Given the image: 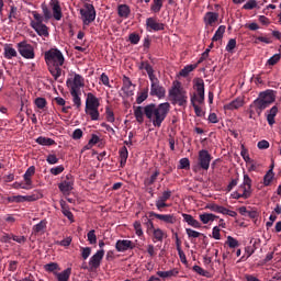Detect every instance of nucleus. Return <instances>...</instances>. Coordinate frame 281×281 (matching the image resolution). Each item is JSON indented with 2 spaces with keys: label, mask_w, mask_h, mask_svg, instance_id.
Returning <instances> with one entry per match:
<instances>
[{
  "label": "nucleus",
  "mask_w": 281,
  "mask_h": 281,
  "mask_svg": "<svg viewBox=\"0 0 281 281\" xmlns=\"http://www.w3.org/2000/svg\"><path fill=\"white\" fill-rule=\"evenodd\" d=\"M157 218L158 221H162V223H167L169 225H175L177 223V217L172 214H159L155 212H149L150 218Z\"/></svg>",
  "instance_id": "nucleus-15"
},
{
  "label": "nucleus",
  "mask_w": 281,
  "mask_h": 281,
  "mask_svg": "<svg viewBox=\"0 0 281 281\" xmlns=\"http://www.w3.org/2000/svg\"><path fill=\"white\" fill-rule=\"evenodd\" d=\"M87 115H90L91 120L97 122L100 120V112L98 111V108H92L86 110Z\"/></svg>",
  "instance_id": "nucleus-43"
},
{
  "label": "nucleus",
  "mask_w": 281,
  "mask_h": 281,
  "mask_svg": "<svg viewBox=\"0 0 281 281\" xmlns=\"http://www.w3.org/2000/svg\"><path fill=\"white\" fill-rule=\"evenodd\" d=\"M234 49H236V40L235 38H231L226 45V52H228L229 54H232L234 52Z\"/></svg>",
  "instance_id": "nucleus-62"
},
{
  "label": "nucleus",
  "mask_w": 281,
  "mask_h": 281,
  "mask_svg": "<svg viewBox=\"0 0 281 281\" xmlns=\"http://www.w3.org/2000/svg\"><path fill=\"white\" fill-rule=\"evenodd\" d=\"M31 27H33V30H35V32L38 34V36H49V31L47 25L45 24H33L31 25Z\"/></svg>",
  "instance_id": "nucleus-28"
},
{
  "label": "nucleus",
  "mask_w": 281,
  "mask_h": 281,
  "mask_svg": "<svg viewBox=\"0 0 281 281\" xmlns=\"http://www.w3.org/2000/svg\"><path fill=\"white\" fill-rule=\"evenodd\" d=\"M276 115H278V108L277 105L272 106L267 115V122L269 126H273L276 124Z\"/></svg>",
  "instance_id": "nucleus-34"
},
{
  "label": "nucleus",
  "mask_w": 281,
  "mask_h": 281,
  "mask_svg": "<svg viewBox=\"0 0 281 281\" xmlns=\"http://www.w3.org/2000/svg\"><path fill=\"white\" fill-rule=\"evenodd\" d=\"M49 5L53 11V18L55 21H60L63 19V8H60V1L59 0H50Z\"/></svg>",
  "instance_id": "nucleus-18"
},
{
  "label": "nucleus",
  "mask_w": 281,
  "mask_h": 281,
  "mask_svg": "<svg viewBox=\"0 0 281 281\" xmlns=\"http://www.w3.org/2000/svg\"><path fill=\"white\" fill-rule=\"evenodd\" d=\"M186 233L188 235V238H199V236H203L202 233L196 232L192 228H186Z\"/></svg>",
  "instance_id": "nucleus-54"
},
{
  "label": "nucleus",
  "mask_w": 281,
  "mask_h": 281,
  "mask_svg": "<svg viewBox=\"0 0 281 281\" xmlns=\"http://www.w3.org/2000/svg\"><path fill=\"white\" fill-rule=\"evenodd\" d=\"M256 5H258V3L256 2V0H248L244 5V10H254V8H256Z\"/></svg>",
  "instance_id": "nucleus-63"
},
{
  "label": "nucleus",
  "mask_w": 281,
  "mask_h": 281,
  "mask_svg": "<svg viewBox=\"0 0 281 281\" xmlns=\"http://www.w3.org/2000/svg\"><path fill=\"white\" fill-rule=\"evenodd\" d=\"M103 258H104V249H100L89 259V267L91 271H94L95 269H100V265H102Z\"/></svg>",
  "instance_id": "nucleus-12"
},
{
  "label": "nucleus",
  "mask_w": 281,
  "mask_h": 281,
  "mask_svg": "<svg viewBox=\"0 0 281 281\" xmlns=\"http://www.w3.org/2000/svg\"><path fill=\"white\" fill-rule=\"evenodd\" d=\"M105 119L106 122H110L111 124L115 122V113H113L110 108L105 109Z\"/></svg>",
  "instance_id": "nucleus-53"
},
{
  "label": "nucleus",
  "mask_w": 281,
  "mask_h": 281,
  "mask_svg": "<svg viewBox=\"0 0 281 281\" xmlns=\"http://www.w3.org/2000/svg\"><path fill=\"white\" fill-rule=\"evenodd\" d=\"M150 95L158 98L159 100L166 98V88L158 81L150 85Z\"/></svg>",
  "instance_id": "nucleus-14"
},
{
  "label": "nucleus",
  "mask_w": 281,
  "mask_h": 281,
  "mask_svg": "<svg viewBox=\"0 0 281 281\" xmlns=\"http://www.w3.org/2000/svg\"><path fill=\"white\" fill-rule=\"evenodd\" d=\"M170 196H172V191L166 190L162 192L161 196L158 198V201L166 203V201H169Z\"/></svg>",
  "instance_id": "nucleus-60"
},
{
  "label": "nucleus",
  "mask_w": 281,
  "mask_h": 281,
  "mask_svg": "<svg viewBox=\"0 0 281 281\" xmlns=\"http://www.w3.org/2000/svg\"><path fill=\"white\" fill-rule=\"evenodd\" d=\"M44 60L54 80H58L63 76V68L60 67L65 65L63 52L58 48H50L44 53Z\"/></svg>",
  "instance_id": "nucleus-2"
},
{
  "label": "nucleus",
  "mask_w": 281,
  "mask_h": 281,
  "mask_svg": "<svg viewBox=\"0 0 281 281\" xmlns=\"http://www.w3.org/2000/svg\"><path fill=\"white\" fill-rule=\"evenodd\" d=\"M194 92L191 94V105L194 109V113L198 117H203L205 112L199 106V104H205V81L201 78L193 79ZM198 103V104H196Z\"/></svg>",
  "instance_id": "nucleus-3"
},
{
  "label": "nucleus",
  "mask_w": 281,
  "mask_h": 281,
  "mask_svg": "<svg viewBox=\"0 0 281 281\" xmlns=\"http://www.w3.org/2000/svg\"><path fill=\"white\" fill-rule=\"evenodd\" d=\"M147 76H148L151 85L159 82V79L157 78V76H155V69H153V67L147 69Z\"/></svg>",
  "instance_id": "nucleus-50"
},
{
  "label": "nucleus",
  "mask_w": 281,
  "mask_h": 281,
  "mask_svg": "<svg viewBox=\"0 0 281 281\" xmlns=\"http://www.w3.org/2000/svg\"><path fill=\"white\" fill-rule=\"evenodd\" d=\"M179 169L180 170H190V159H188V158L180 159Z\"/></svg>",
  "instance_id": "nucleus-51"
},
{
  "label": "nucleus",
  "mask_w": 281,
  "mask_h": 281,
  "mask_svg": "<svg viewBox=\"0 0 281 281\" xmlns=\"http://www.w3.org/2000/svg\"><path fill=\"white\" fill-rule=\"evenodd\" d=\"M70 95L72 97V102L77 109L82 106V99H80V90L70 89Z\"/></svg>",
  "instance_id": "nucleus-33"
},
{
  "label": "nucleus",
  "mask_w": 281,
  "mask_h": 281,
  "mask_svg": "<svg viewBox=\"0 0 281 281\" xmlns=\"http://www.w3.org/2000/svg\"><path fill=\"white\" fill-rule=\"evenodd\" d=\"M42 12L46 21H49V19H52V11H49V8H47L45 3L42 4Z\"/></svg>",
  "instance_id": "nucleus-61"
},
{
  "label": "nucleus",
  "mask_w": 281,
  "mask_h": 281,
  "mask_svg": "<svg viewBox=\"0 0 281 281\" xmlns=\"http://www.w3.org/2000/svg\"><path fill=\"white\" fill-rule=\"evenodd\" d=\"M46 161H47V164H49V166H54L55 164H58V157H56V155H54V154H49L46 157Z\"/></svg>",
  "instance_id": "nucleus-64"
},
{
  "label": "nucleus",
  "mask_w": 281,
  "mask_h": 281,
  "mask_svg": "<svg viewBox=\"0 0 281 281\" xmlns=\"http://www.w3.org/2000/svg\"><path fill=\"white\" fill-rule=\"evenodd\" d=\"M117 14L121 19H128V16H131V7L127 4H119Z\"/></svg>",
  "instance_id": "nucleus-30"
},
{
  "label": "nucleus",
  "mask_w": 281,
  "mask_h": 281,
  "mask_svg": "<svg viewBox=\"0 0 281 281\" xmlns=\"http://www.w3.org/2000/svg\"><path fill=\"white\" fill-rule=\"evenodd\" d=\"M47 229V220H42L40 223L32 227L33 236H43Z\"/></svg>",
  "instance_id": "nucleus-20"
},
{
  "label": "nucleus",
  "mask_w": 281,
  "mask_h": 281,
  "mask_svg": "<svg viewBox=\"0 0 281 281\" xmlns=\"http://www.w3.org/2000/svg\"><path fill=\"white\" fill-rule=\"evenodd\" d=\"M142 221L145 227H147V232H153L155 229V224L153 223V220L148 218V216L143 217Z\"/></svg>",
  "instance_id": "nucleus-46"
},
{
  "label": "nucleus",
  "mask_w": 281,
  "mask_h": 281,
  "mask_svg": "<svg viewBox=\"0 0 281 281\" xmlns=\"http://www.w3.org/2000/svg\"><path fill=\"white\" fill-rule=\"evenodd\" d=\"M54 276L57 281H69V278H71V268H67L61 272H54Z\"/></svg>",
  "instance_id": "nucleus-29"
},
{
  "label": "nucleus",
  "mask_w": 281,
  "mask_h": 281,
  "mask_svg": "<svg viewBox=\"0 0 281 281\" xmlns=\"http://www.w3.org/2000/svg\"><path fill=\"white\" fill-rule=\"evenodd\" d=\"M218 21V13L216 12H206L204 15L205 25H214Z\"/></svg>",
  "instance_id": "nucleus-31"
},
{
  "label": "nucleus",
  "mask_w": 281,
  "mask_h": 281,
  "mask_svg": "<svg viewBox=\"0 0 281 281\" xmlns=\"http://www.w3.org/2000/svg\"><path fill=\"white\" fill-rule=\"evenodd\" d=\"M170 113V103L165 102L160 104L150 103L145 106H134V117L138 124H144V115L150 120L155 128H161V124Z\"/></svg>",
  "instance_id": "nucleus-1"
},
{
  "label": "nucleus",
  "mask_w": 281,
  "mask_h": 281,
  "mask_svg": "<svg viewBox=\"0 0 281 281\" xmlns=\"http://www.w3.org/2000/svg\"><path fill=\"white\" fill-rule=\"evenodd\" d=\"M182 218L184 223H188L191 227H194L195 229H201V223L196 221L192 215L188 213H182Z\"/></svg>",
  "instance_id": "nucleus-26"
},
{
  "label": "nucleus",
  "mask_w": 281,
  "mask_h": 281,
  "mask_svg": "<svg viewBox=\"0 0 281 281\" xmlns=\"http://www.w3.org/2000/svg\"><path fill=\"white\" fill-rule=\"evenodd\" d=\"M276 102V91L266 90L259 93V97L252 102L251 106H255L258 115L265 111V109H269L271 104Z\"/></svg>",
  "instance_id": "nucleus-4"
},
{
  "label": "nucleus",
  "mask_w": 281,
  "mask_h": 281,
  "mask_svg": "<svg viewBox=\"0 0 281 281\" xmlns=\"http://www.w3.org/2000/svg\"><path fill=\"white\" fill-rule=\"evenodd\" d=\"M19 56V53H16V49L12 47V44H7L4 46V58L7 60H12V58H16Z\"/></svg>",
  "instance_id": "nucleus-27"
},
{
  "label": "nucleus",
  "mask_w": 281,
  "mask_h": 281,
  "mask_svg": "<svg viewBox=\"0 0 281 281\" xmlns=\"http://www.w3.org/2000/svg\"><path fill=\"white\" fill-rule=\"evenodd\" d=\"M159 170H156L149 178L145 180V186H153L155 181H157V177H159Z\"/></svg>",
  "instance_id": "nucleus-47"
},
{
  "label": "nucleus",
  "mask_w": 281,
  "mask_h": 281,
  "mask_svg": "<svg viewBox=\"0 0 281 281\" xmlns=\"http://www.w3.org/2000/svg\"><path fill=\"white\" fill-rule=\"evenodd\" d=\"M196 67H199V64H191L184 66L183 69L180 70V76H182V78H188V76H190V74H192V71H194Z\"/></svg>",
  "instance_id": "nucleus-35"
},
{
  "label": "nucleus",
  "mask_w": 281,
  "mask_h": 281,
  "mask_svg": "<svg viewBox=\"0 0 281 281\" xmlns=\"http://www.w3.org/2000/svg\"><path fill=\"white\" fill-rule=\"evenodd\" d=\"M89 245H95L98 243V236L95 235V229H91L87 234Z\"/></svg>",
  "instance_id": "nucleus-45"
},
{
  "label": "nucleus",
  "mask_w": 281,
  "mask_h": 281,
  "mask_svg": "<svg viewBox=\"0 0 281 281\" xmlns=\"http://www.w3.org/2000/svg\"><path fill=\"white\" fill-rule=\"evenodd\" d=\"M154 239L153 243H161L164 240L165 233L161 228H154L153 231Z\"/></svg>",
  "instance_id": "nucleus-41"
},
{
  "label": "nucleus",
  "mask_w": 281,
  "mask_h": 281,
  "mask_svg": "<svg viewBox=\"0 0 281 281\" xmlns=\"http://www.w3.org/2000/svg\"><path fill=\"white\" fill-rule=\"evenodd\" d=\"M252 180L249 175H244L243 183L238 187V191L243 194V199H251L254 190L251 189Z\"/></svg>",
  "instance_id": "nucleus-9"
},
{
  "label": "nucleus",
  "mask_w": 281,
  "mask_h": 281,
  "mask_svg": "<svg viewBox=\"0 0 281 281\" xmlns=\"http://www.w3.org/2000/svg\"><path fill=\"white\" fill-rule=\"evenodd\" d=\"M211 162H212V154L207 151V149H201L198 154V162L193 165V168L210 170Z\"/></svg>",
  "instance_id": "nucleus-8"
},
{
  "label": "nucleus",
  "mask_w": 281,
  "mask_h": 281,
  "mask_svg": "<svg viewBox=\"0 0 281 281\" xmlns=\"http://www.w3.org/2000/svg\"><path fill=\"white\" fill-rule=\"evenodd\" d=\"M116 251L124 252L128 249H135V244L128 239H119L115 244Z\"/></svg>",
  "instance_id": "nucleus-19"
},
{
  "label": "nucleus",
  "mask_w": 281,
  "mask_h": 281,
  "mask_svg": "<svg viewBox=\"0 0 281 281\" xmlns=\"http://www.w3.org/2000/svg\"><path fill=\"white\" fill-rule=\"evenodd\" d=\"M271 181H273V169H269V171L263 177V184L270 186Z\"/></svg>",
  "instance_id": "nucleus-48"
},
{
  "label": "nucleus",
  "mask_w": 281,
  "mask_h": 281,
  "mask_svg": "<svg viewBox=\"0 0 281 281\" xmlns=\"http://www.w3.org/2000/svg\"><path fill=\"white\" fill-rule=\"evenodd\" d=\"M162 8H164V1L162 0H153V3L150 5V11L154 14H159V12H161Z\"/></svg>",
  "instance_id": "nucleus-38"
},
{
  "label": "nucleus",
  "mask_w": 281,
  "mask_h": 281,
  "mask_svg": "<svg viewBox=\"0 0 281 281\" xmlns=\"http://www.w3.org/2000/svg\"><path fill=\"white\" fill-rule=\"evenodd\" d=\"M226 244L228 245V247L231 249H236V247H238L240 244L236 240V238L228 236Z\"/></svg>",
  "instance_id": "nucleus-55"
},
{
  "label": "nucleus",
  "mask_w": 281,
  "mask_h": 281,
  "mask_svg": "<svg viewBox=\"0 0 281 281\" xmlns=\"http://www.w3.org/2000/svg\"><path fill=\"white\" fill-rule=\"evenodd\" d=\"M245 105V100L240 97L224 105L225 111H236Z\"/></svg>",
  "instance_id": "nucleus-22"
},
{
  "label": "nucleus",
  "mask_w": 281,
  "mask_h": 281,
  "mask_svg": "<svg viewBox=\"0 0 281 281\" xmlns=\"http://www.w3.org/2000/svg\"><path fill=\"white\" fill-rule=\"evenodd\" d=\"M38 199H43V194L38 191H35L31 195H15V203H31L33 201H38Z\"/></svg>",
  "instance_id": "nucleus-16"
},
{
  "label": "nucleus",
  "mask_w": 281,
  "mask_h": 281,
  "mask_svg": "<svg viewBox=\"0 0 281 281\" xmlns=\"http://www.w3.org/2000/svg\"><path fill=\"white\" fill-rule=\"evenodd\" d=\"M81 258L87 260L91 256V247H80Z\"/></svg>",
  "instance_id": "nucleus-58"
},
{
  "label": "nucleus",
  "mask_w": 281,
  "mask_h": 281,
  "mask_svg": "<svg viewBox=\"0 0 281 281\" xmlns=\"http://www.w3.org/2000/svg\"><path fill=\"white\" fill-rule=\"evenodd\" d=\"M82 87H85V77H82L81 75L75 74L70 89H75V91H80Z\"/></svg>",
  "instance_id": "nucleus-24"
},
{
  "label": "nucleus",
  "mask_w": 281,
  "mask_h": 281,
  "mask_svg": "<svg viewBox=\"0 0 281 281\" xmlns=\"http://www.w3.org/2000/svg\"><path fill=\"white\" fill-rule=\"evenodd\" d=\"M36 144H40V146H54V144H56V140L49 137L40 136L36 138Z\"/></svg>",
  "instance_id": "nucleus-37"
},
{
  "label": "nucleus",
  "mask_w": 281,
  "mask_h": 281,
  "mask_svg": "<svg viewBox=\"0 0 281 281\" xmlns=\"http://www.w3.org/2000/svg\"><path fill=\"white\" fill-rule=\"evenodd\" d=\"M169 98L172 104L178 106H188V91L182 88L181 82L175 81L169 90Z\"/></svg>",
  "instance_id": "nucleus-5"
},
{
  "label": "nucleus",
  "mask_w": 281,
  "mask_h": 281,
  "mask_svg": "<svg viewBox=\"0 0 281 281\" xmlns=\"http://www.w3.org/2000/svg\"><path fill=\"white\" fill-rule=\"evenodd\" d=\"M47 273H58L60 271V266L57 262H49L44 266Z\"/></svg>",
  "instance_id": "nucleus-39"
},
{
  "label": "nucleus",
  "mask_w": 281,
  "mask_h": 281,
  "mask_svg": "<svg viewBox=\"0 0 281 281\" xmlns=\"http://www.w3.org/2000/svg\"><path fill=\"white\" fill-rule=\"evenodd\" d=\"M58 189L63 194H70L71 190H74V176L68 173L66 179L58 184Z\"/></svg>",
  "instance_id": "nucleus-11"
},
{
  "label": "nucleus",
  "mask_w": 281,
  "mask_h": 281,
  "mask_svg": "<svg viewBox=\"0 0 281 281\" xmlns=\"http://www.w3.org/2000/svg\"><path fill=\"white\" fill-rule=\"evenodd\" d=\"M59 205L61 207V213L64 214V216H66V218H68L70 223H75L76 220L74 218V213H71V211L69 210V205L67 204V202L65 200H60Z\"/></svg>",
  "instance_id": "nucleus-23"
},
{
  "label": "nucleus",
  "mask_w": 281,
  "mask_h": 281,
  "mask_svg": "<svg viewBox=\"0 0 281 281\" xmlns=\"http://www.w3.org/2000/svg\"><path fill=\"white\" fill-rule=\"evenodd\" d=\"M16 49L22 56V58H25L26 60H34L36 58V53L34 52V46L27 41H22L16 44Z\"/></svg>",
  "instance_id": "nucleus-7"
},
{
  "label": "nucleus",
  "mask_w": 281,
  "mask_h": 281,
  "mask_svg": "<svg viewBox=\"0 0 281 281\" xmlns=\"http://www.w3.org/2000/svg\"><path fill=\"white\" fill-rule=\"evenodd\" d=\"M146 27L148 32H162V30H166V25L157 22L155 18L146 19Z\"/></svg>",
  "instance_id": "nucleus-13"
},
{
  "label": "nucleus",
  "mask_w": 281,
  "mask_h": 281,
  "mask_svg": "<svg viewBox=\"0 0 281 281\" xmlns=\"http://www.w3.org/2000/svg\"><path fill=\"white\" fill-rule=\"evenodd\" d=\"M18 14H19V9L15 5H11L10 13L8 16L10 23H12V19H16Z\"/></svg>",
  "instance_id": "nucleus-56"
},
{
  "label": "nucleus",
  "mask_w": 281,
  "mask_h": 281,
  "mask_svg": "<svg viewBox=\"0 0 281 281\" xmlns=\"http://www.w3.org/2000/svg\"><path fill=\"white\" fill-rule=\"evenodd\" d=\"M32 14H33V18L35 19V22L32 21V22H31V26H32V25H41V24H43V21H45V18H43V15H41V14H40L38 12H36V11H33Z\"/></svg>",
  "instance_id": "nucleus-44"
},
{
  "label": "nucleus",
  "mask_w": 281,
  "mask_h": 281,
  "mask_svg": "<svg viewBox=\"0 0 281 281\" xmlns=\"http://www.w3.org/2000/svg\"><path fill=\"white\" fill-rule=\"evenodd\" d=\"M280 58H281L280 54H274L272 57H270L267 60V65H269L270 67H273L274 65H278V63H280Z\"/></svg>",
  "instance_id": "nucleus-49"
},
{
  "label": "nucleus",
  "mask_w": 281,
  "mask_h": 281,
  "mask_svg": "<svg viewBox=\"0 0 281 281\" xmlns=\"http://www.w3.org/2000/svg\"><path fill=\"white\" fill-rule=\"evenodd\" d=\"M36 175V167L31 166L27 168L25 173L23 175L24 183H20L19 188L22 190H32L33 182H32V176Z\"/></svg>",
  "instance_id": "nucleus-10"
},
{
  "label": "nucleus",
  "mask_w": 281,
  "mask_h": 281,
  "mask_svg": "<svg viewBox=\"0 0 281 281\" xmlns=\"http://www.w3.org/2000/svg\"><path fill=\"white\" fill-rule=\"evenodd\" d=\"M199 217H200V221L203 223V225H207V223L214 222L216 221V218H218V216L212 213H203V214H200Z\"/></svg>",
  "instance_id": "nucleus-36"
},
{
  "label": "nucleus",
  "mask_w": 281,
  "mask_h": 281,
  "mask_svg": "<svg viewBox=\"0 0 281 281\" xmlns=\"http://www.w3.org/2000/svg\"><path fill=\"white\" fill-rule=\"evenodd\" d=\"M122 80H123V86H122L121 90L127 97L133 95V90H131V87H133V81H131V78H128V77H126V75H124Z\"/></svg>",
  "instance_id": "nucleus-25"
},
{
  "label": "nucleus",
  "mask_w": 281,
  "mask_h": 281,
  "mask_svg": "<svg viewBox=\"0 0 281 281\" xmlns=\"http://www.w3.org/2000/svg\"><path fill=\"white\" fill-rule=\"evenodd\" d=\"M119 155H120V167L124 168L128 159V148H126V146L121 147L119 150Z\"/></svg>",
  "instance_id": "nucleus-32"
},
{
  "label": "nucleus",
  "mask_w": 281,
  "mask_h": 281,
  "mask_svg": "<svg viewBox=\"0 0 281 281\" xmlns=\"http://www.w3.org/2000/svg\"><path fill=\"white\" fill-rule=\"evenodd\" d=\"M61 172H65V166H63V165L53 167L50 169V175H54V177H58V175H61Z\"/></svg>",
  "instance_id": "nucleus-57"
},
{
  "label": "nucleus",
  "mask_w": 281,
  "mask_h": 281,
  "mask_svg": "<svg viewBox=\"0 0 281 281\" xmlns=\"http://www.w3.org/2000/svg\"><path fill=\"white\" fill-rule=\"evenodd\" d=\"M148 100V88L143 89L140 92L137 93L136 104H142Z\"/></svg>",
  "instance_id": "nucleus-40"
},
{
  "label": "nucleus",
  "mask_w": 281,
  "mask_h": 281,
  "mask_svg": "<svg viewBox=\"0 0 281 281\" xmlns=\"http://www.w3.org/2000/svg\"><path fill=\"white\" fill-rule=\"evenodd\" d=\"M223 34H225V25L218 26L216 30L215 34L212 37V42L216 43V41H221L223 38Z\"/></svg>",
  "instance_id": "nucleus-42"
},
{
  "label": "nucleus",
  "mask_w": 281,
  "mask_h": 281,
  "mask_svg": "<svg viewBox=\"0 0 281 281\" xmlns=\"http://www.w3.org/2000/svg\"><path fill=\"white\" fill-rule=\"evenodd\" d=\"M206 210H211V212H216L217 214H227L228 216H236V212L227 210L225 206H221L218 204H207Z\"/></svg>",
  "instance_id": "nucleus-17"
},
{
  "label": "nucleus",
  "mask_w": 281,
  "mask_h": 281,
  "mask_svg": "<svg viewBox=\"0 0 281 281\" xmlns=\"http://www.w3.org/2000/svg\"><path fill=\"white\" fill-rule=\"evenodd\" d=\"M142 37L137 33H131L128 36V41L132 45H137Z\"/></svg>",
  "instance_id": "nucleus-59"
},
{
  "label": "nucleus",
  "mask_w": 281,
  "mask_h": 281,
  "mask_svg": "<svg viewBox=\"0 0 281 281\" xmlns=\"http://www.w3.org/2000/svg\"><path fill=\"white\" fill-rule=\"evenodd\" d=\"M79 14L83 25H91L97 16L95 7L91 3H85L83 8L79 10Z\"/></svg>",
  "instance_id": "nucleus-6"
},
{
  "label": "nucleus",
  "mask_w": 281,
  "mask_h": 281,
  "mask_svg": "<svg viewBox=\"0 0 281 281\" xmlns=\"http://www.w3.org/2000/svg\"><path fill=\"white\" fill-rule=\"evenodd\" d=\"M35 106H37V109H45V106H47V100L45 98H36L35 99Z\"/></svg>",
  "instance_id": "nucleus-52"
},
{
  "label": "nucleus",
  "mask_w": 281,
  "mask_h": 281,
  "mask_svg": "<svg viewBox=\"0 0 281 281\" xmlns=\"http://www.w3.org/2000/svg\"><path fill=\"white\" fill-rule=\"evenodd\" d=\"M88 109H100V100L91 92L87 94L86 110Z\"/></svg>",
  "instance_id": "nucleus-21"
}]
</instances>
